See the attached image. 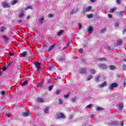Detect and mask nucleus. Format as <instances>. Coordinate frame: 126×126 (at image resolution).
<instances>
[{
	"label": "nucleus",
	"mask_w": 126,
	"mask_h": 126,
	"mask_svg": "<svg viewBox=\"0 0 126 126\" xmlns=\"http://www.w3.org/2000/svg\"><path fill=\"white\" fill-rule=\"evenodd\" d=\"M79 29L82 28V25H81V24L80 23L79 24Z\"/></svg>",
	"instance_id": "5fc2aeb1"
},
{
	"label": "nucleus",
	"mask_w": 126,
	"mask_h": 126,
	"mask_svg": "<svg viewBox=\"0 0 126 126\" xmlns=\"http://www.w3.org/2000/svg\"><path fill=\"white\" fill-rule=\"evenodd\" d=\"M87 30L88 32H89L90 34H91L92 33H93V28L92 27H88Z\"/></svg>",
	"instance_id": "9b49d317"
},
{
	"label": "nucleus",
	"mask_w": 126,
	"mask_h": 126,
	"mask_svg": "<svg viewBox=\"0 0 126 126\" xmlns=\"http://www.w3.org/2000/svg\"><path fill=\"white\" fill-rule=\"evenodd\" d=\"M82 62H85V59H82Z\"/></svg>",
	"instance_id": "338daca9"
},
{
	"label": "nucleus",
	"mask_w": 126,
	"mask_h": 126,
	"mask_svg": "<svg viewBox=\"0 0 126 126\" xmlns=\"http://www.w3.org/2000/svg\"><path fill=\"white\" fill-rule=\"evenodd\" d=\"M100 79V77H99V76H97L96 78V81L99 82V80Z\"/></svg>",
	"instance_id": "ea45409f"
},
{
	"label": "nucleus",
	"mask_w": 126,
	"mask_h": 126,
	"mask_svg": "<svg viewBox=\"0 0 126 126\" xmlns=\"http://www.w3.org/2000/svg\"><path fill=\"white\" fill-rule=\"evenodd\" d=\"M6 30V27H1L0 29V32H4Z\"/></svg>",
	"instance_id": "dca6fc26"
},
{
	"label": "nucleus",
	"mask_w": 126,
	"mask_h": 126,
	"mask_svg": "<svg viewBox=\"0 0 126 126\" xmlns=\"http://www.w3.org/2000/svg\"><path fill=\"white\" fill-rule=\"evenodd\" d=\"M61 92V91H60V90H57V91H56V94H60V93Z\"/></svg>",
	"instance_id": "a18cd8bd"
},
{
	"label": "nucleus",
	"mask_w": 126,
	"mask_h": 126,
	"mask_svg": "<svg viewBox=\"0 0 126 126\" xmlns=\"http://www.w3.org/2000/svg\"><path fill=\"white\" fill-rule=\"evenodd\" d=\"M6 69H7V68L6 67H3L2 68V70H3V71H5V70H6Z\"/></svg>",
	"instance_id": "c03bdc74"
},
{
	"label": "nucleus",
	"mask_w": 126,
	"mask_h": 126,
	"mask_svg": "<svg viewBox=\"0 0 126 126\" xmlns=\"http://www.w3.org/2000/svg\"><path fill=\"white\" fill-rule=\"evenodd\" d=\"M125 33H126V29H124V30L123 31V34L125 35Z\"/></svg>",
	"instance_id": "a19ab883"
},
{
	"label": "nucleus",
	"mask_w": 126,
	"mask_h": 126,
	"mask_svg": "<svg viewBox=\"0 0 126 126\" xmlns=\"http://www.w3.org/2000/svg\"><path fill=\"white\" fill-rule=\"evenodd\" d=\"M91 73H92L93 74H95L96 73V71L94 69H91L90 70Z\"/></svg>",
	"instance_id": "393cba45"
},
{
	"label": "nucleus",
	"mask_w": 126,
	"mask_h": 126,
	"mask_svg": "<svg viewBox=\"0 0 126 126\" xmlns=\"http://www.w3.org/2000/svg\"><path fill=\"white\" fill-rule=\"evenodd\" d=\"M8 56H9V57H12V56H13V53H9Z\"/></svg>",
	"instance_id": "864d4df0"
},
{
	"label": "nucleus",
	"mask_w": 126,
	"mask_h": 126,
	"mask_svg": "<svg viewBox=\"0 0 126 126\" xmlns=\"http://www.w3.org/2000/svg\"><path fill=\"white\" fill-rule=\"evenodd\" d=\"M28 9H32V6H27L25 8V10H27Z\"/></svg>",
	"instance_id": "c756f323"
},
{
	"label": "nucleus",
	"mask_w": 126,
	"mask_h": 126,
	"mask_svg": "<svg viewBox=\"0 0 126 126\" xmlns=\"http://www.w3.org/2000/svg\"><path fill=\"white\" fill-rule=\"evenodd\" d=\"M9 65H10V64H8L7 65H6V66H7V67H8V66H9Z\"/></svg>",
	"instance_id": "774afa93"
},
{
	"label": "nucleus",
	"mask_w": 126,
	"mask_h": 126,
	"mask_svg": "<svg viewBox=\"0 0 126 126\" xmlns=\"http://www.w3.org/2000/svg\"><path fill=\"white\" fill-rule=\"evenodd\" d=\"M116 10V8H112L109 10V13H113Z\"/></svg>",
	"instance_id": "7c9ffc66"
},
{
	"label": "nucleus",
	"mask_w": 126,
	"mask_h": 126,
	"mask_svg": "<svg viewBox=\"0 0 126 126\" xmlns=\"http://www.w3.org/2000/svg\"><path fill=\"white\" fill-rule=\"evenodd\" d=\"M118 14L119 15H121V16H124V11H120L118 12Z\"/></svg>",
	"instance_id": "a878e982"
},
{
	"label": "nucleus",
	"mask_w": 126,
	"mask_h": 126,
	"mask_svg": "<svg viewBox=\"0 0 126 126\" xmlns=\"http://www.w3.org/2000/svg\"><path fill=\"white\" fill-rule=\"evenodd\" d=\"M16 3H17V0H14L11 2V4H12V5L16 4Z\"/></svg>",
	"instance_id": "bb28decb"
},
{
	"label": "nucleus",
	"mask_w": 126,
	"mask_h": 126,
	"mask_svg": "<svg viewBox=\"0 0 126 126\" xmlns=\"http://www.w3.org/2000/svg\"><path fill=\"white\" fill-rule=\"evenodd\" d=\"M53 16H54V15L52 14H50L49 15V17H53Z\"/></svg>",
	"instance_id": "6e6d98bb"
},
{
	"label": "nucleus",
	"mask_w": 126,
	"mask_h": 126,
	"mask_svg": "<svg viewBox=\"0 0 126 126\" xmlns=\"http://www.w3.org/2000/svg\"><path fill=\"white\" fill-rule=\"evenodd\" d=\"M109 68L110 70H114V69H115L116 68V66H115L113 65H111L109 66Z\"/></svg>",
	"instance_id": "4be33fe9"
},
{
	"label": "nucleus",
	"mask_w": 126,
	"mask_h": 126,
	"mask_svg": "<svg viewBox=\"0 0 126 126\" xmlns=\"http://www.w3.org/2000/svg\"><path fill=\"white\" fill-rule=\"evenodd\" d=\"M2 38L3 39H4L5 41H7V40H8V39L7 38V36H6V35H3Z\"/></svg>",
	"instance_id": "473e14b6"
},
{
	"label": "nucleus",
	"mask_w": 126,
	"mask_h": 126,
	"mask_svg": "<svg viewBox=\"0 0 126 126\" xmlns=\"http://www.w3.org/2000/svg\"><path fill=\"white\" fill-rule=\"evenodd\" d=\"M121 126H124V121L121 122Z\"/></svg>",
	"instance_id": "13d9d810"
},
{
	"label": "nucleus",
	"mask_w": 126,
	"mask_h": 126,
	"mask_svg": "<svg viewBox=\"0 0 126 126\" xmlns=\"http://www.w3.org/2000/svg\"><path fill=\"white\" fill-rule=\"evenodd\" d=\"M68 46H69V43L66 44V46L63 48V50H64V49H66V48H67Z\"/></svg>",
	"instance_id": "58836bf2"
},
{
	"label": "nucleus",
	"mask_w": 126,
	"mask_h": 126,
	"mask_svg": "<svg viewBox=\"0 0 126 126\" xmlns=\"http://www.w3.org/2000/svg\"><path fill=\"white\" fill-rule=\"evenodd\" d=\"M116 2L120 4V3H121V0H116Z\"/></svg>",
	"instance_id": "de8ad7c7"
},
{
	"label": "nucleus",
	"mask_w": 126,
	"mask_h": 126,
	"mask_svg": "<svg viewBox=\"0 0 126 126\" xmlns=\"http://www.w3.org/2000/svg\"><path fill=\"white\" fill-rule=\"evenodd\" d=\"M98 66L100 68H103V69H107V68H108L107 65L105 64H98Z\"/></svg>",
	"instance_id": "39448f33"
},
{
	"label": "nucleus",
	"mask_w": 126,
	"mask_h": 126,
	"mask_svg": "<svg viewBox=\"0 0 126 126\" xmlns=\"http://www.w3.org/2000/svg\"><path fill=\"white\" fill-rule=\"evenodd\" d=\"M64 32V31L63 30H61L58 33V36H61L62 34H63Z\"/></svg>",
	"instance_id": "b1692460"
},
{
	"label": "nucleus",
	"mask_w": 126,
	"mask_h": 126,
	"mask_svg": "<svg viewBox=\"0 0 126 126\" xmlns=\"http://www.w3.org/2000/svg\"><path fill=\"white\" fill-rule=\"evenodd\" d=\"M6 116H7V117H8V118L9 117V115H8V114H7V113L6 114Z\"/></svg>",
	"instance_id": "0e129e2a"
},
{
	"label": "nucleus",
	"mask_w": 126,
	"mask_h": 126,
	"mask_svg": "<svg viewBox=\"0 0 126 126\" xmlns=\"http://www.w3.org/2000/svg\"><path fill=\"white\" fill-rule=\"evenodd\" d=\"M23 117H27L28 116H29V112H25L23 113Z\"/></svg>",
	"instance_id": "cd10ccee"
},
{
	"label": "nucleus",
	"mask_w": 126,
	"mask_h": 126,
	"mask_svg": "<svg viewBox=\"0 0 126 126\" xmlns=\"http://www.w3.org/2000/svg\"><path fill=\"white\" fill-rule=\"evenodd\" d=\"M44 21V18H41L40 19L39 22L40 23V24H42L43 23V21Z\"/></svg>",
	"instance_id": "2f4dec72"
},
{
	"label": "nucleus",
	"mask_w": 126,
	"mask_h": 126,
	"mask_svg": "<svg viewBox=\"0 0 126 126\" xmlns=\"http://www.w3.org/2000/svg\"><path fill=\"white\" fill-rule=\"evenodd\" d=\"M80 73H86V69L82 68L79 71Z\"/></svg>",
	"instance_id": "f3484780"
},
{
	"label": "nucleus",
	"mask_w": 126,
	"mask_h": 126,
	"mask_svg": "<svg viewBox=\"0 0 126 126\" xmlns=\"http://www.w3.org/2000/svg\"><path fill=\"white\" fill-rule=\"evenodd\" d=\"M124 108V103L121 102L119 104L118 106V110H122V109Z\"/></svg>",
	"instance_id": "1a4fd4ad"
},
{
	"label": "nucleus",
	"mask_w": 126,
	"mask_h": 126,
	"mask_svg": "<svg viewBox=\"0 0 126 126\" xmlns=\"http://www.w3.org/2000/svg\"><path fill=\"white\" fill-rule=\"evenodd\" d=\"M93 117H94V115H93V114L91 115L90 118H93Z\"/></svg>",
	"instance_id": "052dcab7"
},
{
	"label": "nucleus",
	"mask_w": 126,
	"mask_h": 126,
	"mask_svg": "<svg viewBox=\"0 0 126 126\" xmlns=\"http://www.w3.org/2000/svg\"><path fill=\"white\" fill-rule=\"evenodd\" d=\"M76 99H77L76 97H72L71 98V101L72 102H75V101H76Z\"/></svg>",
	"instance_id": "72a5a7b5"
},
{
	"label": "nucleus",
	"mask_w": 126,
	"mask_h": 126,
	"mask_svg": "<svg viewBox=\"0 0 126 126\" xmlns=\"http://www.w3.org/2000/svg\"><path fill=\"white\" fill-rule=\"evenodd\" d=\"M115 27H119V24L116 23L114 25Z\"/></svg>",
	"instance_id": "603ef678"
},
{
	"label": "nucleus",
	"mask_w": 126,
	"mask_h": 126,
	"mask_svg": "<svg viewBox=\"0 0 126 126\" xmlns=\"http://www.w3.org/2000/svg\"><path fill=\"white\" fill-rule=\"evenodd\" d=\"M83 51V49H80L79 50H78V52L79 53H80V54H82V51Z\"/></svg>",
	"instance_id": "37998d69"
},
{
	"label": "nucleus",
	"mask_w": 126,
	"mask_h": 126,
	"mask_svg": "<svg viewBox=\"0 0 126 126\" xmlns=\"http://www.w3.org/2000/svg\"><path fill=\"white\" fill-rule=\"evenodd\" d=\"M122 44H123V41H122V39H118L117 45H118V46H121Z\"/></svg>",
	"instance_id": "a211bd4d"
},
{
	"label": "nucleus",
	"mask_w": 126,
	"mask_h": 126,
	"mask_svg": "<svg viewBox=\"0 0 126 126\" xmlns=\"http://www.w3.org/2000/svg\"><path fill=\"white\" fill-rule=\"evenodd\" d=\"M91 2H94V1H95V0H90Z\"/></svg>",
	"instance_id": "e2e57ef3"
},
{
	"label": "nucleus",
	"mask_w": 126,
	"mask_h": 126,
	"mask_svg": "<svg viewBox=\"0 0 126 126\" xmlns=\"http://www.w3.org/2000/svg\"><path fill=\"white\" fill-rule=\"evenodd\" d=\"M50 110V108L49 107H47L46 108H45L44 110V113L45 114H48V113H49V110Z\"/></svg>",
	"instance_id": "412c9836"
},
{
	"label": "nucleus",
	"mask_w": 126,
	"mask_h": 126,
	"mask_svg": "<svg viewBox=\"0 0 126 126\" xmlns=\"http://www.w3.org/2000/svg\"><path fill=\"white\" fill-rule=\"evenodd\" d=\"M87 17H88V18H92L93 15L92 14H88L87 15Z\"/></svg>",
	"instance_id": "c85d7f7f"
},
{
	"label": "nucleus",
	"mask_w": 126,
	"mask_h": 126,
	"mask_svg": "<svg viewBox=\"0 0 126 126\" xmlns=\"http://www.w3.org/2000/svg\"><path fill=\"white\" fill-rule=\"evenodd\" d=\"M106 84H107V82L105 81L103 83L99 84L98 86V87H99V88H103V87H105V86H106Z\"/></svg>",
	"instance_id": "6e6552de"
},
{
	"label": "nucleus",
	"mask_w": 126,
	"mask_h": 126,
	"mask_svg": "<svg viewBox=\"0 0 126 126\" xmlns=\"http://www.w3.org/2000/svg\"><path fill=\"white\" fill-rule=\"evenodd\" d=\"M92 78V75H90L89 76L87 77V80H90Z\"/></svg>",
	"instance_id": "f704fd0d"
},
{
	"label": "nucleus",
	"mask_w": 126,
	"mask_h": 126,
	"mask_svg": "<svg viewBox=\"0 0 126 126\" xmlns=\"http://www.w3.org/2000/svg\"><path fill=\"white\" fill-rule=\"evenodd\" d=\"M55 46L56 45H55V44H53L52 45L49 46V48L48 49V52H51V51H52V50H53V49L55 48Z\"/></svg>",
	"instance_id": "ddd939ff"
},
{
	"label": "nucleus",
	"mask_w": 126,
	"mask_h": 126,
	"mask_svg": "<svg viewBox=\"0 0 126 126\" xmlns=\"http://www.w3.org/2000/svg\"><path fill=\"white\" fill-rule=\"evenodd\" d=\"M96 111H104V108H103L102 107H97L96 108Z\"/></svg>",
	"instance_id": "5701e85b"
},
{
	"label": "nucleus",
	"mask_w": 126,
	"mask_h": 126,
	"mask_svg": "<svg viewBox=\"0 0 126 126\" xmlns=\"http://www.w3.org/2000/svg\"><path fill=\"white\" fill-rule=\"evenodd\" d=\"M51 69H53V68L54 67V66L53 65H51L50 66Z\"/></svg>",
	"instance_id": "bf43d9fd"
},
{
	"label": "nucleus",
	"mask_w": 126,
	"mask_h": 126,
	"mask_svg": "<svg viewBox=\"0 0 126 126\" xmlns=\"http://www.w3.org/2000/svg\"><path fill=\"white\" fill-rule=\"evenodd\" d=\"M59 102L60 105H62V104H63V100H62L61 98L59 99Z\"/></svg>",
	"instance_id": "c9c22d12"
},
{
	"label": "nucleus",
	"mask_w": 126,
	"mask_h": 126,
	"mask_svg": "<svg viewBox=\"0 0 126 126\" xmlns=\"http://www.w3.org/2000/svg\"><path fill=\"white\" fill-rule=\"evenodd\" d=\"M36 100L38 103H44L45 102V100L41 97L37 98Z\"/></svg>",
	"instance_id": "f8f14e48"
},
{
	"label": "nucleus",
	"mask_w": 126,
	"mask_h": 126,
	"mask_svg": "<svg viewBox=\"0 0 126 126\" xmlns=\"http://www.w3.org/2000/svg\"><path fill=\"white\" fill-rule=\"evenodd\" d=\"M30 18V16H28L27 17V19H29Z\"/></svg>",
	"instance_id": "680f3d73"
},
{
	"label": "nucleus",
	"mask_w": 126,
	"mask_h": 126,
	"mask_svg": "<svg viewBox=\"0 0 126 126\" xmlns=\"http://www.w3.org/2000/svg\"><path fill=\"white\" fill-rule=\"evenodd\" d=\"M124 86H126V81L124 82Z\"/></svg>",
	"instance_id": "69168bd1"
},
{
	"label": "nucleus",
	"mask_w": 126,
	"mask_h": 126,
	"mask_svg": "<svg viewBox=\"0 0 126 126\" xmlns=\"http://www.w3.org/2000/svg\"><path fill=\"white\" fill-rule=\"evenodd\" d=\"M37 87L38 88H42V83H39L38 84V85H37Z\"/></svg>",
	"instance_id": "e433bc0d"
},
{
	"label": "nucleus",
	"mask_w": 126,
	"mask_h": 126,
	"mask_svg": "<svg viewBox=\"0 0 126 126\" xmlns=\"http://www.w3.org/2000/svg\"><path fill=\"white\" fill-rule=\"evenodd\" d=\"M116 87H118V84L116 83H113L108 86V89L109 90H113L114 88H116Z\"/></svg>",
	"instance_id": "f03ea898"
},
{
	"label": "nucleus",
	"mask_w": 126,
	"mask_h": 126,
	"mask_svg": "<svg viewBox=\"0 0 126 126\" xmlns=\"http://www.w3.org/2000/svg\"><path fill=\"white\" fill-rule=\"evenodd\" d=\"M91 9H92V7L91 6H89L86 8L84 7L83 8V12H84V13H85V12H88V11H90Z\"/></svg>",
	"instance_id": "7ed1b4c3"
},
{
	"label": "nucleus",
	"mask_w": 126,
	"mask_h": 126,
	"mask_svg": "<svg viewBox=\"0 0 126 126\" xmlns=\"http://www.w3.org/2000/svg\"><path fill=\"white\" fill-rule=\"evenodd\" d=\"M123 69H124V70H126V64H124Z\"/></svg>",
	"instance_id": "09e8293b"
},
{
	"label": "nucleus",
	"mask_w": 126,
	"mask_h": 126,
	"mask_svg": "<svg viewBox=\"0 0 126 126\" xmlns=\"http://www.w3.org/2000/svg\"><path fill=\"white\" fill-rule=\"evenodd\" d=\"M64 98H68V97H69V94H66L64 95Z\"/></svg>",
	"instance_id": "8fccbe9b"
},
{
	"label": "nucleus",
	"mask_w": 126,
	"mask_h": 126,
	"mask_svg": "<svg viewBox=\"0 0 126 126\" xmlns=\"http://www.w3.org/2000/svg\"><path fill=\"white\" fill-rule=\"evenodd\" d=\"M73 116H72V115L70 116L69 119H70V120H72V119H73Z\"/></svg>",
	"instance_id": "4d7b16f0"
},
{
	"label": "nucleus",
	"mask_w": 126,
	"mask_h": 126,
	"mask_svg": "<svg viewBox=\"0 0 126 126\" xmlns=\"http://www.w3.org/2000/svg\"><path fill=\"white\" fill-rule=\"evenodd\" d=\"M1 95H4V94H5V92H4V91H2V92H1Z\"/></svg>",
	"instance_id": "3c124183"
},
{
	"label": "nucleus",
	"mask_w": 126,
	"mask_h": 126,
	"mask_svg": "<svg viewBox=\"0 0 126 126\" xmlns=\"http://www.w3.org/2000/svg\"><path fill=\"white\" fill-rule=\"evenodd\" d=\"M26 56H27V52H26V51H24V52L22 53V57H23V58H25V57H26Z\"/></svg>",
	"instance_id": "aec40b11"
},
{
	"label": "nucleus",
	"mask_w": 126,
	"mask_h": 126,
	"mask_svg": "<svg viewBox=\"0 0 126 126\" xmlns=\"http://www.w3.org/2000/svg\"><path fill=\"white\" fill-rule=\"evenodd\" d=\"M64 59H65V57L63 55L59 58V61L60 62H63V61H64Z\"/></svg>",
	"instance_id": "4468645a"
},
{
	"label": "nucleus",
	"mask_w": 126,
	"mask_h": 126,
	"mask_svg": "<svg viewBox=\"0 0 126 126\" xmlns=\"http://www.w3.org/2000/svg\"><path fill=\"white\" fill-rule=\"evenodd\" d=\"M92 106V104H89L88 105H87V106H86V107L87 108H91V107Z\"/></svg>",
	"instance_id": "79ce46f5"
},
{
	"label": "nucleus",
	"mask_w": 126,
	"mask_h": 126,
	"mask_svg": "<svg viewBox=\"0 0 126 126\" xmlns=\"http://www.w3.org/2000/svg\"><path fill=\"white\" fill-rule=\"evenodd\" d=\"M58 119H65V116L63 113H59L57 115Z\"/></svg>",
	"instance_id": "0eeeda50"
},
{
	"label": "nucleus",
	"mask_w": 126,
	"mask_h": 126,
	"mask_svg": "<svg viewBox=\"0 0 126 126\" xmlns=\"http://www.w3.org/2000/svg\"><path fill=\"white\" fill-rule=\"evenodd\" d=\"M78 11V8H74V9H73V10L71 12L70 14L72 15L74 14V13H76V12H77Z\"/></svg>",
	"instance_id": "9d476101"
},
{
	"label": "nucleus",
	"mask_w": 126,
	"mask_h": 126,
	"mask_svg": "<svg viewBox=\"0 0 126 126\" xmlns=\"http://www.w3.org/2000/svg\"><path fill=\"white\" fill-rule=\"evenodd\" d=\"M25 16V14H24V10L23 9H21L20 10V12L18 15V18H23Z\"/></svg>",
	"instance_id": "f257e3e1"
},
{
	"label": "nucleus",
	"mask_w": 126,
	"mask_h": 126,
	"mask_svg": "<svg viewBox=\"0 0 126 126\" xmlns=\"http://www.w3.org/2000/svg\"><path fill=\"white\" fill-rule=\"evenodd\" d=\"M34 64L35 66V67L37 68V70H41V67L40 66V65L41 64L40 63H39L38 62H34Z\"/></svg>",
	"instance_id": "20e7f679"
},
{
	"label": "nucleus",
	"mask_w": 126,
	"mask_h": 126,
	"mask_svg": "<svg viewBox=\"0 0 126 126\" xmlns=\"http://www.w3.org/2000/svg\"><path fill=\"white\" fill-rule=\"evenodd\" d=\"M108 16L109 17V18H112V17H113V16L112 15V14H108Z\"/></svg>",
	"instance_id": "49530a36"
},
{
	"label": "nucleus",
	"mask_w": 126,
	"mask_h": 126,
	"mask_svg": "<svg viewBox=\"0 0 126 126\" xmlns=\"http://www.w3.org/2000/svg\"><path fill=\"white\" fill-rule=\"evenodd\" d=\"M2 7H3V8L10 7V6H9V4L6 2H3V3H2Z\"/></svg>",
	"instance_id": "423d86ee"
},
{
	"label": "nucleus",
	"mask_w": 126,
	"mask_h": 126,
	"mask_svg": "<svg viewBox=\"0 0 126 126\" xmlns=\"http://www.w3.org/2000/svg\"><path fill=\"white\" fill-rule=\"evenodd\" d=\"M53 85H51V86L49 87L48 89H49V91H52V90L53 89Z\"/></svg>",
	"instance_id": "4c0bfd02"
},
{
	"label": "nucleus",
	"mask_w": 126,
	"mask_h": 126,
	"mask_svg": "<svg viewBox=\"0 0 126 126\" xmlns=\"http://www.w3.org/2000/svg\"><path fill=\"white\" fill-rule=\"evenodd\" d=\"M96 61H98L99 62H105L106 61V58H98L96 59Z\"/></svg>",
	"instance_id": "2eb2a0df"
},
{
	"label": "nucleus",
	"mask_w": 126,
	"mask_h": 126,
	"mask_svg": "<svg viewBox=\"0 0 126 126\" xmlns=\"http://www.w3.org/2000/svg\"><path fill=\"white\" fill-rule=\"evenodd\" d=\"M28 83V81H27V80H25L22 83L21 85L22 86H26Z\"/></svg>",
	"instance_id": "6ab92c4d"
}]
</instances>
